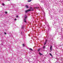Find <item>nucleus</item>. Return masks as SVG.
<instances>
[{"label":"nucleus","mask_w":63,"mask_h":63,"mask_svg":"<svg viewBox=\"0 0 63 63\" xmlns=\"http://www.w3.org/2000/svg\"><path fill=\"white\" fill-rule=\"evenodd\" d=\"M24 17H25V19L24 20V21L25 22V23H26V20L27 19V16H26V15H25Z\"/></svg>","instance_id":"obj_1"},{"label":"nucleus","mask_w":63,"mask_h":63,"mask_svg":"<svg viewBox=\"0 0 63 63\" xmlns=\"http://www.w3.org/2000/svg\"><path fill=\"white\" fill-rule=\"evenodd\" d=\"M51 30V29L50 28V27H49L48 28V32H49V31H50Z\"/></svg>","instance_id":"obj_2"},{"label":"nucleus","mask_w":63,"mask_h":63,"mask_svg":"<svg viewBox=\"0 0 63 63\" xmlns=\"http://www.w3.org/2000/svg\"><path fill=\"white\" fill-rule=\"evenodd\" d=\"M52 46L50 45V52L51 51H52Z\"/></svg>","instance_id":"obj_3"},{"label":"nucleus","mask_w":63,"mask_h":63,"mask_svg":"<svg viewBox=\"0 0 63 63\" xmlns=\"http://www.w3.org/2000/svg\"><path fill=\"white\" fill-rule=\"evenodd\" d=\"M31 11V10L30 9H29L28 10H26L25 11V12L26 13H27L28 12H29V11Z\"/></svg>","instance_id":"obj_4"},{"label":"nucleus","mask_w":63,"mask_h":63,"mask_svg":"<svg viewBox=\"0 0 63 63\" xmlns=\"http://www.w3.org/2000/svg\"><path fill=\"white\" fill-rule=\"evenodd\" d=\"M44 16H43V19L46 20V17H45V14H44Z\"/></svg>","instance_id":"obj_5"},{"label":"nucleus","mask_w":63,"mask_h":63,"mask_svg":"<svg viewBox=\"0 0 63 63\" xmlns=\"http://www.w3.org/2000/svg\"><path fill=\"white\" fill-rule=\"evenodd\" d=\"M63 37L62 36L60 38V41H61V40H63Z\"/></svg>","instance_id":"obj_6"},{"label":"nucleus","mask_w":63,"mask_h":63,"mask_svg":"<svg viewBox=\"0 0 63 63\" xmlns=\"http://www.w3.org/2000/svg\"><path fill=\"white\" fill-rule=\"evenodd\" d=\"M29 49L30 51V50H31V51H33V49H32L31 48H29Z\"/></svg>","instance_id":"obj_7"},{"label":"nucleus","mask_w":63,"mask_h":63,"mask_svg":"<svg viewBox=\"0 0 63 63\" xmlns=\"http://www.w3.org/2000/svg\"><path fill=\"white\" fill-rule=\"evenodd\" d=\"M26 8H27V9H28V8H29L28 6H27V5H26Z\"/></svg>","instance_id":"obj_8"},{"label":"nucleus","mask_w":63,"mask_h":63,"mask_svg":"<svg viewBox=\"0 0 63 63\" xmlns=\"http://www.w3.org/2000/svg\"><path fill=\"white\" fill-rule=\"evenodd\" d=\"M39 54H40V55H43V54H41L40 52H39Z\"/></svg>","instance_id":"obj_9"},{"label":"nucleus","mask_w":63,"mask_h":63,"mask_svg":"<svg viewBox=\"0 0 63 63\" xmlns=\"http://www.w3.org/2000/svg\"><path fill=\"white\" fill-rule=\"evenodd\" d=\"M31 1H32V0H28V2H30Z\"/></svg>","instance_id":"obj_10"},{"label":"nucleus","mask_w":63,"mask_h":63,"mask_svg":"<svg viewBox=\"0 0 63 63\" xmlns=\"http://www.w3.org/2000/svg\"><path fill=\"white\" fill-rule=\"evenodd\" d=\"M49 55H50V56H52V57H53V56L52 55V54H51L49 53Z\"/></svg>","instance_id":"obj_11"},{"label":"nucleus","mask_w":63,"mask_h":63,"mask_svg":"<svg viewBox=\"0 0 63 63\" xmlns=\"http://www.w3.org/2000/svg\"><path fill=\"white\" fill-rule=\"evenodd\" d=\"M46 43H47V42H45V43H44V46H46Z\"/></svg>","instance_id":"obj_12"},{"label":"nucleus","mask_w":63,"mask_h":63,"mask_svg":"<svg viewBox=\"0 0 63 63\" xmlns=\"http://www.w3.org/2000/svg\"><path fill=\"white\" fill-rule=\"evenodd\" d=\"M2 5L3 6H5V4H4V3H2Z\"/></svg>","instance_id":"obj_13"},{"label":"nucleus","mask_w":63,"mask_h":63,"mask_svg":"<svg viewBox=\"0 0 63 63\" xmlns=\"http://www.w3.org/2000/svg\"><path fill=\"white\" fill-rule=\"evenodd\" d=\"M40 49H38V51H40Z\"/></svg>","instance_id":"obj_14"},{"label":"nucleus","mask_w":63,"mask_h":63,"mask_svg":"<svg viewBox=\"0 0 63 63\" xmlns=\"http://www.w3.org/2000/svg\"><path fill=\"white\" fill-rule=\"evenodd\" d=\"M11 5H13V8H14V4H13V3H12Z\"/></svg>","instance_id":"obj_15"},{"label":"nucleus","mask_w":63,"mask_h":63,"mask_svg":"<svg viewBox=\"0 0 63 63\" xmlns=\"http://www.w3.org/2000/svg\"><path fill=\"white\" fill-rule=\"evenodd\" d=\"M35 8H36V9H39V7H35Z\"/></svg>","instance_id":"obj_16"},{"label":"nucleus","mask_w":63,"mask_h":63,"mask_svg":"<svg viewBox=\"0 0 63 63\" xmlns=\"http://www.w3.org/2000/svg\"><path fill=\"white\" fill-rule=\"evenodd\" d=\"M43 48L44 49H45V48H46V47H45V46H43Z\"/></svg>","instance_id":"obj_17"},{"label":"nucleus","mask_w":63,"mask_h":63,"mask_svg":"<svg viewBox=\"0 0 63 63\" xmlns=\"http://www.w3.org/2000/svg\"><path fill=\"white\" fill-rule=\"evenodd\" d=\"M24 28V26H22V29H23V28Z\"/></svg>","instance_id":"obj_18"},{"label":"nucleus","mask_w":63,"mask_h":63,"mask_svg":"<svg viewBox=\"0 0 63 63\" xmlns=\"http://www.w3.org/2000/svg\"><path fill=\"white\" fill-rule=\"evenodd\" d=\"M22 46H23V47H24V46H25L24 44H23L22 45Z\"/></svg>","instance_id":"obj_19"},{"label":"nucleus","mask_w":63,"mask_h":63,"mask_svg":"<svg viewBox=\"0 0 63 63\" xmlns=\"http://www.w3.org/2000/svg\"><path fill=\"white\" fill-rule=\"evenodd\" d=\"M47 40H46V41H45V42H46V43H47Z\"/></svg>","instance_id":"obj_20"},{"label":"nucleus","mask_w":63,"mask_h":63,"mask_svg":"<svg viewBox=\"0 0 63 63\" xmlns=\"http://www.w3.org/2000/svg\"><path fill=\"white\" fill-rule=\"evenodd\" d=\"M30 9H32V7H31L30 8Z\"/></svg>","instance_id":"obj_21"},{"label":"nucleus","mask_w":63,"mask_h":63,"mask_svg":"<svg viewBox=\"0 0 63 63\" xmlns=\"http://www.w3.org/2000/svg\"><path fill=\"white\" fill-rule=\"evenodd\" d=\"M16 17H18V16H16Z\"/></svg>","instance_id":"obj_22"},{"label":"nucleus","mask_w":63,"mask_h":63,"mask_svg":"<svg viewBox=\"0 0 63 63\" xmlns=\"http://www.w3.org/2000/svg\"><path fill=\"white\" fill-rule=\"evenodd\" d=\"M5 13L7 14V12H5Z\"/></svg>","instance_id":"obj_23"},{"label":"nucleus","mask_w":63,"mask_h":63,"mask_svg":"<svg viewBox=\"0 0 63 63\" xmlns=\"http://www.w3.org/2000/svg\"><path fill=\"white\" fill-rule=\"evenodd\" d=\"M15 20H16V19H15Z\"/></svg>","instance_id":"obj_24"},{"label":"nucleus","mask_w":63,"mask_h":63,"mask_svg":"<svg viewBox=\"0 0 63 63\" xmlns=\"http://www.w3.org/2000/svg\"><path fill=\"white\" fill-rule=\"evenodd\" d=\"M4 34H5V35H6V33L5 32V33H4Z\"/></svg>","instance_id":"obj_25"},{"label":"nucleus","mask_w":63,"mask_h":63,"mask_svg":"<svg viewBox=\"0 0 63 63\" xmlns=\"http://www.w3.org/2000/svg\"><path fill=\"white\" fill-rule=\"evenodd\" d=\"M8 0V1H10V0Z\"/></svg>","instance_id":"obj_26"},{"label":"nucleus","mask_w":63,"mask_h":63,"mask_svg":"<svg viewBox=\"0 0 63 63\" xmlns=\"http://www.w3.org/2000/svg\"><path fill=\"white\" fill-rule=\"evenodd\" d=\"M21 34H22V32H21Z\"/></svg>","instance_id":"obj_27"},{"label":"nucleus","mask_w":63,"mask_h":63,"mask_svg":"<svg viewBox=\"0 0 63 63\" xmlns=\"http://www.w3.org/2000/svg\"><path fill=\"white\" fill-rule=\"evenodd\" d=\"M14 6H15V5H14Z\"/></svg>","instance_id":"obj_28"}]
</instances>
